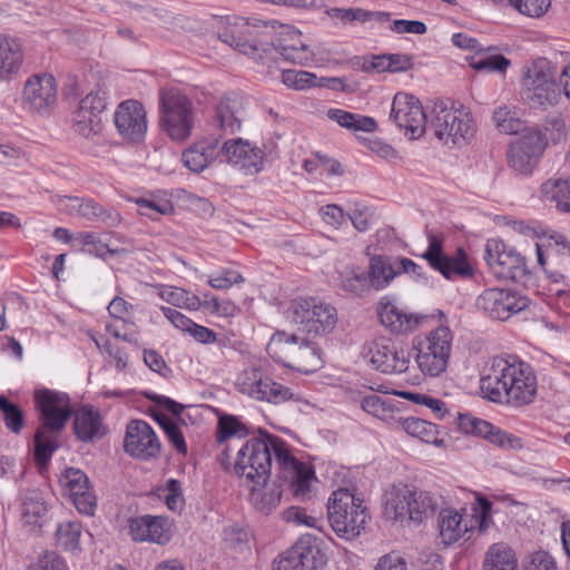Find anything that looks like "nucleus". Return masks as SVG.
Returning <instances> with one entry per match:
<instances>
[{
	"label": "nucleus",
	"instance_id": "1",
	"mask_svg": "<svg viewBox=\"0 0 570 570\" xmlns=\"http://www.w3.org/2000/svg\"><path fill=\"white\" fill-rule=\"evenodd\" d=\"M273 455L293 495L298 500L308 498L314 472L294 458L282 439L266 432H259V436L242 445L234 461V472L247 484L266 483L271 476Z\"/></svg>",
	"mask_w": 570,
	"mask_h": 570
},
{
	"label": "nucleus",
	"instance_id": "2",
	"mask_svg": "<svg viewBox=\"0 0 570 570\" xmlns=\"http://www.w3.org/2000/svg\"><path fill=\"white\" fill-rule=\"evenodd\" d=\"M480 389L490 401L518 407L534 400L538 383L532 367L517 356H495L483 368Z\"/></svg>",
	"mask_w": 570,
	"mask_h": 570
},
{
	"label": "nucleus",
	"instance_id": "3",
	"mask_svg": "<svg viewBox=\"0 0 570 570\" xmlns=\"http://www.w3.org/2000/svg\"><path fill=\"white\" fill-rule=\"evenodd\" d=\"M445 145L464 146L475 134L472 115L463 105L438 100L428 110V127Z\"/></svg>",
	"mask_w": 570,
	"mask_h": 570
},
{
	"label": "nucleus",
	"instance_id": "4",
	"mask_svg": "<svg viewBox=\"0 0 570 570\" xmlns=\"http://www.w3.org/2000/svg\"><path fill=\"white\" fill-rule=\"evenodd\" d=\"M520 97L531 109L547 110L559 104L561 91L550 61L540 58L524 66Z\"/></svg>",
	"mask_w": 570,
	"mask_h": 570
},
{
	"label": "nucleus",
	"instance_id": "5",
	"mask_svg": "<svg viewBox=\"0 0 570 570\" xmlns=\"http://www.w3.org/2000/svg\"><path fill=\"white\" fill-rule=\"evenodd\" d=\"M266 351L276 362L302 373L315 372L322 365L318 347L308 337L297 334L276 332Z\"/></svg>",
	"mask_w": 570,
	"mask_h": 570
},
{
	"label": "nucleus",
	"instance_id": "6",
	"mask_svg": "<svg viewBox=\"0 0 570 570\" xmlns=\"http://www.w3.org/2000/svg\"><path fill=\"white\" fill-rule=\"evenodd\" d=\"M441 497L407 485L392 487L386 494L385 514L400 522L422 523L434 514Z\"/></svg>",
	"mask_w": 570,
	"mask_h": 570
},
{
	"label": "nucleus",
	"instance_id": "7",
	"mask_svg": "<svg viewBox=\"0 0 570 570\" xmlns=\"http://www.w3.org/2000/svg\"><path fill=\"white\" fill-rule=\"evenodd\" d=\"M327 517L336 535L345 540L358 537L367 521L363 500L344 488L331 494L327 502Z\"/></svg>",
	"mask_w": 570,
	"mask_h": 570
},
{
	"label": "nucleus",
	"instance_id": "8",
	"mask_svg": "<svg viewBox=\"0 0 570 570\" xmlns=\"http://www.w3.org/2000/svg\"><path fill=\"white\" fill-rule=\"evenodd\" d=\"M452 342L453 334L446 325H440L425 335L413 338L412 346L416 351L415 361L424 375L436 377L445 372Z\"/></svg>",
	"mask_w": 570,
	"mask_h": 570
},
{
	"label": "nucleus",
	"instance_id": "9",
	"mask_svg": "<svg viewBox=\"0 0 570 570\" xmlns=\"http://www.w3.org/2000/svg\"><path fill=\"white\" fill-rule=\"evenodd\" d=\"M159 124L168 137L178 142L187 140L194 127L191 100L176 88L159 91Z\"/></svg>",
	"mask_w": 570,
	"mask_h": 570
},
{
	"label": "nucleus",
	"instance_id": "10",
	"mask_svg": "<svg viewBox=\"0 0 570 570\" xmlns=\"http://www.w3.org/2000/svg\"><path fill=\"white\" fill-rule=\"evenodd\" d=\"M286 320L299 326L302 333L316 337L331 332L337 322L336 309L315 297H298L289 302Z\"/></svg>",
	"mask_w": 570,
	"mask_h": 570
},
{
	"label": "nucleus",
	"instance_id": "11",
	"mask_svg": "<svg viewBox=\"0 0 570 570\" xmlns=\"http://www.w3.org/2000/svg\"><path fill=\"white\" fill-rule=\"evenodd\" d=\"M235 387L256 401L282 403L292 399L293 394L288 387L274 382L259 366L250 365L245 367L235 380Z\"/></svg>",
	"mask_w": 570,
	"mask_h": 570
},
{
	"label": "nucleus",
	"instance_id": "12",
	"mask_svg": "<svg viewBox=\"0 0 570 570\" xmlns=\"http://www.w3.org/2000/svg\"><path fill=\"white\" fill-rule=\"evenodd\" d=\"M547 147L546 136L535 129H525L514 138L508 150V165L519 175H531Z\"/></svg>",
	"mask_w": 570,
	"mask_h": 570
},
{
	"label": "nucleus",
	"instance_id": "13",
	"mask_svg": "<svg viewBox=\"0 0 570 570\" xmlns=\"http://www.w3.org/2000/svg\"><path fill=\"white\" fill-rule=\"evenodd\" d=\"M426 237L429 246L422 257L432 268L440 272L446 279L472 276V267L468 263L463 249H458L454 256H448L443 253L444 236L442 233L428 230Z\"/></svg>",
	"mask_w": 570,
	"mask_h": 570
},
{
	"label": "nucleus",
	"instance_id": "14",
	"mask_svg": "<svg viewBox=\"0 0 570 570\" xmlns=\"http://www.w3.org/2000/svg\"><path fill=\"white\" fill-rule=\"evenodd\" d=\"M484 261L492 274L501 279H518L528 274L525 258L501 239H489L484 248Z\"/></svg>",
	"mask_w": 570,
	"mask_h": 570
},
{
	"label": "nucleus",
	"instance_id": "15",
	"mask_svg": "<svg viewBox=\"0 0 570 570\" xmlns=\"http://www.w3.org/2000/svg\"><path fill=\"white\" fill-rule=\"evenodd\" d=\"M212 28L222 42L240 53L255 55L259 51L257 43L252 40V27L243 17H214Z\"/></svg>",
	"mask_w": 570,
	"mask_h": 570
},
{
	"label": "nucleus",
	"instance_id": "16",
	"mask_svg": "<svg viewBox=\"0 0 570 570\" xmlns=\"http://www.w3.org/2000/svg\"><path fill=\"white\" fill-rule=\"evenodd\" d=\"M390 118L402 129L411 139L420 138L428 127V112L417 98L410 94L397 92L392 102Z\"/></svg>",
	"mask_w": 570,
	"mask_h": 570
},
{
	"label": "nucleus",
	"instance_id": "17",
	"mask_svg": "<svg viewBox=\"0 0 570 570\" xmlns=\"http://www.w3.org/2000/svg\"><path fill=\"white\" fill-rule=\"evenodd\" d=\"M326 562L316 540L304 535L276 562L274 570H322Z\"/></svg>",
	"mask_w": 570,
	"mask_h": 570
},
{
	"label": "nucleus",
	"instance_id": "18",
	"mask_svg": "<svg viewBox=\"0 0 570 570\" xmlns=\"http://www.w3.org/2000/svg\"><path fill=\"white\" fill-rule=\"evenodd\" d=\"M58 86L50 73L31 76L24 83L22 104L32 112L49 115L57 105Z\"/></svg>",
	"mask_w": 570,
	"mask_h": 570
},
{
	"label": "nucleus",
	"instance_id": "19",
	"mask_svg": "<svg viewBox=\"0 0 570 570\" xmlns=\"http://www.w3.org/2000/svg\"><path fill=\"white\" fill-rule=\"evenodd\" d=\"M363 360L375 370L385 373H403L410 364L406 351L397 348L385 340L366 343L362 350Z\"/></svg>",
	"mask_w": 570,
	"mask_h": 570
},
{
	"label": "nucleus",
	"instance_id": "20",
	"mask_svg": "<svg viewBox=\"0 0 570 570\" xmlns=\"http://www.w3.org/2000/svg\"><path fill=\"white\" fill-rule=\"evenodd\" d=\"M35 403L41 426L53 431H61L72 413L68 395L52 390H37Z\"/></svg>",
	"mask_w": 570,
	"mask_h": 570
},
{
	"label": "nucleus",
	"instance_id": "21",
	"mask_svg": "<svg viewBox=\"0 0 570 570\" xmlns=\"http://www.w3.org/2000/svg\"><path fill=\"white\" fill-rule=\"evenodd\" d=\"M124 449L131 458L147 461L159 455L161 445L147 422L134 420L127 425Z\"/></svg>",
	"mask_w": 570,
	"mask_h": 570
},
{
	"label": "nucleus",
	"instance_id": "22",
	"mask_svg": "<svg viewBox=\"0 0 570 570\" xmlns=\"http://www.w3.org/2000/svg\"><path fill=\"white\" fill-rule=\"evenodd\" d=\"M114 121L119 135L129 142H140L147 134V114L137 100L129 99L119 104Z\"/></svg>",
	"mask_w": 570,
	"mask_h": 570
},
{
	"label": "nucleus",
	"instance_id": "23",
	"mask_svg": "<svg viewBox=\"0 0 570 570\" xmlns=\"http://www.w3.org/2000/svg\"><path fill=\"white\" fill-rule=\"evenodd\" d=\"M105 109V92L101 90L89 92L80 100L79 107L73 114L75 131L85 138L99 134L102 129L101 115Z\"/></svg>",
	"mask_w": 570,
	"mask_h": 570
},
{
	"label": "nucleus",
	"instance_id": "24",
	"mask_svg": "<svg viewBox=\"0 0 570 570\" xmlns=\"http://www.w3.org/2000/svg\"><path fill=\"white\" fill-rule=\"evenodd\" d=\"M259 59L267 63V58H274V53L281 56L284 61L309 66L314 61V52L301 39V32L291 30L286 35L278 37L269 48L262 49Z\"/></svg>",
	"mask_w": 570,
	"mask_h": 570
},
{
	"label": "nucleus",
	"instance_id": "25",
	"mask_svg": "<svg viewBox=\"0 0 570 570\" xmlns=\"http://www.w3.org/2000/svg\"><path fill=\"white\" fill-rule=\"evenodd\" d=\"M478 306L491 318L505 321L527 307V298L501 288H488L478 298Z\"/></svg>",
	"mask_w": 570,
	"mask_h": 570
},
{
	"label": "nucleus",
	"instance_id": "26",
	"mask_svg": "<svg viewBox=\"0 0 570 570\" xmlns=\"http://www.w3.org/2000/svg\"><path fill=\"white\" fill-rule=\"evenodd\" d=\"M381 323L392 333L409 335L425 326L431 316L409 312L391 302H381L377 308Z\"/></svg>",
	"mask_w": 570,
	"mask_h": 570
},
{
	"label": "nucleus",
	"instance_id": "27",
	"mask_svg": "<svg viewBox=\"0 0 570 570\" xmlns=\"http://www.w3.org/2000/svg\"><path fill=\"white\" fill-rule=\"evenodd\" d=\"M220 157L245 174H256L263 169V151L242 138L229 139L220 147Z\"/></svg>",
	"mask_w": 570,
	"mask_h": 570
},
{
	"label": "nucleus",
	"instance_id": "28",
	"mask_svg": "<svg viewBox=\"0 0 570 570\" xmlns=\"http://www.w3.org/2000/svg\"><path fill=\"white\" fill-rule=\"evenodd\" d=\"M60 484L68 491L76 509L86 515L95 513L96 497L90 491L88 476L79 469L69 468L59 479Z\"/></svg>",
	"mask_w": 570,
	"mask_h": 570
},
{
	"label": "nucleus",
	"instance_id": "29",
	"mask_svg": "<svg viewBox=\"0 0 570 570\" xmlns=\"http://www.w3.org/2000/svg\"><path fill=\"white\" fill-rule=\"evenodd\" d=\"M129 533L134 541L166 544L171 539L168 521L161 517L141 515L129 521Z\"/></svg>",
	"mask_w": 570,
	"mask_h": 570
},
{
	"label": "nucleus",
	"instance_id": "30",
	"mask_svg": "<svg viewBox=\"0 0 570 570\" xmlns=\"http://www.w3.org/2000/svg\"><path fill=\"white\" fill-rule=\"evenodd\" d=\"M244 117L243 99L237 94L225 95L216 107V120L225 134H235L240 129Z\"/></svg>",
	"mask_w": 570,
	"mask_h": 570
},
{
	"label": "nucleus",
	"instance_id": "31",
	"mask_svg": "<svg viewBox=\"0 0 570 570\" xmlns=\"http://www.w3.org/2000/svg\"><path fill=\"white\" fill-rule=\"evenodd\" d=\"M181 157L189 170L202 173L220 157V146L217 140H202L189 146Z\"/></svg>",
	"mask_w": 570,
	"mask_h": 570
},
{
	"label": "nucleus",
	"instance_id": "32",
	"mask_svg": "<svg viewBox=\"0 0 570 570\" xmlns=\"http://www.w3.org/2000/svg\"><path fill=\"white\" fill-rule=\"evenodd\" d=\"M438 525L441 541L445 546L456 542L474 527V524L468 523L459 510L452 508L440 511Z\"/></svg>",
	"mask_w": 570,
	"mask_h": 570
},
{
	"label": "nucleus",
	"instance_id": "33",
	"mask_svg": "<svg viewBox=\"0 0 570 570\" xmlns=\"http://www.w3.org/2000/svg\"><path fill=\"white\" fill-rule=\"evenodd\" d=\"M23 62V51L20 42L0 33V79L11 78L19 71Z\"/></svg>",
	"mask_w": 570,
	"mask_h": 570
},
{
	"label": "nucleus",
	"instance_id": "34",
	"mask_svg": "<svg viewBox=\"0 0 570 570\" xmlns=\"http://www.w3.org/2000/svg\"><path fill=\"white\" fill-rule=\"evenodd\" d=\"M73 430L80 441L88 442L105 435L101 416L92 407H81L75 416Z\"/></svg>",
	"mask_w": 570,
	"mask_h": 570
},
{
	"label": "nucleus",
	"instance_id": "35",
	"mask_svg": "<svg viewBox=\"0 0 570 570\" xmlns=\"http://www.w3.org/2000/svg\"><path fill=\"white\" fill-rule=\"evenodd\" d=\"M340 287L356 297H363L374 289L367 271L358 266H346L338 273Z\"/></svg>",
	"mask_w": 570,
	"mask_h": 570
},
{
	"label": "nucleus",
	"instance_id": "36",
	"mask_svg": "<svg viewBox=\"0 0 570 570\" xmlns=\"http://www.w3.org/2000/svg\"><path fill=\"white\" fill-rule=\"evenodd\" d=\"M247 485L250 488V502L261 513L269 514L281 503L283 490L276 482Z\"/></svg>",
	"mask_w": 570,
	"mask_h": 570
},
{
	"label": "nucleus",
	"instance_id": "37",
	"mask_svg": "<svg viewBox=\"0 0 570 570\" xmlns=\"http://www.w3.org/2000/svg\"><path fill=\"white\" fill-rule=\"evenodd\" d=\"M374 291H381L399 275L397 258L376 255L371 257L368 271Z\"/></svg>",
	"mask_w": 570,
	"mask_h": 570
},
{
	"label": "nucleus",
	"instance_id": "38",
	"mask_svg": "<svg viewBox=\"0 0 570 570\" xmlns=\"http://www.w3.org/2000/svg\"><path fill=\"white\" fill-rule=\"evenodd\" d=\"M327 117L341 127L350 130L371 132L376 129V121L373 118L352 114L346 110L330 109Z\"/></svg>",
	"mask_w": 570,
	"mask_h": 570
},
{
	"label": "nucleus",
	"instance_id": "39",
	"mask_svg": "<svg viewBox=\"0 0 570 570\" xmlns=\"http://www.w3.org/2000/svg\"><path fill=\"white\" fill-rule=\"evenodd\" d=\"M484 570H517L513 551L503 543L490 547L484 560Z\"/></svg>",
	"mask_w": 570,
	"mask_h": 570
},
{
	"label": "nucleus",
	"instance_id": "40",
	"mask_svg": "<svg viewBox=\"0 0 570 570\" xmlns=\"http://www.w3.org/2000/svg\"><path fill=\"white\" fill-rule=\"evenodd\" d=\"M79 216L87 220H99L108 227H115L120 224L121 217L118 212L102 207L92 199L82 198Z\"/></svg>",
	"mask_w": 570,
	"mask_h": 570
},
{
	"label": "nucleus",
	"instance_id": "41",
	"mask_svg": "<svg viewBox=\"0 0 570 570\" xmlns=\"http://www.w3.org/2000/svg\"><path fill=\"white\" fill-rule=\"evenodd\" d=\"M402 429L425 443L439 444L436 425L431 422L411 416L402 421Z\"/></svg>",
	"mask_w": 570,
	"mask_h": 570
},
{
	"label": "nucleus",
	"instance_id": "42",
	"mask_svg": "<svg viewBox=\"0 0 570 570\" xmlns=\"http://www.w3.org/2000/svg\"><path fill=\"white\" fill-rule=\"evenodd\" d=\"M541 193L547 199L556 202L562 210L570 212V203H562L566 199H570V179H548L542 184Z\"/></svg>",
	"mask_w": 570,
	"mask_h": 570
},
{
	"label": "nucleus",
	"instance_id": "43",
	"mask_svg": "<svg viewBox=\"0 0 570 570\" xmlns=\"http://www.w3.org/2000/svg\"><path fill=\"white\" fill-rule=\"evenodd\" d=\"M60 431H53L40 426L35 435V459L41 464H46L53 451L58 448L56 434Z\"/></svg>",
	"mask_w": 570,
	"mask_h": 570
},
{
	"label": "nucleus",
	"instance_id": "44",
	"mask_svg": "<svg viewBox=\"0 0 570 570\" xmlns=\"http://www.w3.org/2000/svg\"><path fill=\"white\" fill-rule=\"evenodd\" d=\"M160 297L177 307L196 311L200 306V299L180 287L167 286L161 288Z\"/></svg>",
	"mask_w": 570,
	"mask_h": 570
},
{
	"label": "nucleus",
	"instance_id": "45",
	"mask_svg": "<svg viewBox=\"0 0 570 570\" xmlns=\"http://www.w3.org/2000/svg\"><path fill=\"white\" fill-rule=\"evenodd\" d=\"M47 511V505L42 494L39 491L26 493L22 502V520L24 523L33 524Z\"/></svg>",
	"mask_w": 570,
	"mask_h": 570
},
{
	"label": "nucleus",
	"instance_id": "46",
	"mask_svg": "<svg viewBox=\"0 0 570 570\" xmlns=\"http://www.w3.org/2000/svg\"><path fill=\"white\" fill-rule=\"evenodd\" d=\"M81 524L78 521H67L58 525L56 530V542L65 550L73 551L79 546Z\"/></svg>",
	"mask_w": 570,
	"mask_h": 570
},
{
	"label": "nucleus",
	"instance_id": "47",
	"mask_svg": "<svg viewBox=\"0 0 570 570\" xmlns=\"http://www.w3.org/2000/svg\"><path fill=\"white\" fill-rule=\"evenodd\" d=\"M247 429L235 416L222 415L218 420L217 441L224 444L232 436H246Z\"/></svg>",
	"mask_w": 570,
	"mask_h": 570
},
{
	"label": "nucleus",
	"instance_id": "48",
	"mask_svg": "<svg viewBox=\"0 0 570 570\" xmlns=\"http://www.w3.org/2000/svg\"><path fill=\"white\" fill-rule=\"evenodd\" d=\"M317 80L318 78L315 73L303 70H285L282 73V82L294 90L317 87Z\"/></svg>",
	"mask_w": 570,
	"mask_h": 570
},
{
	"label": "nucleus",
	"instance_id": "49",
	"mask_svg": "<svg viewBox=\"0 0 570 570\" xmlns=\"http://www.w3.org/2000/svg\"><path fill=\"white\" fill-rule=\"evenodd\" d=\"M361 407L368 414L380 420H387L392 416L393 413V405L391 402L376 394H371L363 397Z\"/></svg>",
	"mask_w": 570,
	"mask_h": 570
},
{
	"label": "nucleus",
	"instance_id": "50",
	"mask_svg": "<svg viewBox=\"0 0 570 570\" xmlns=\"http://www.w3.org/2000/svg\"><path fill=\"white\" fill-rule=\"evenodd\" d=\"M458 426L465 434L481 436L485 440L493 429V425L490 422L469 414H459Z\"/></svg>",
	"mask_w": 570,
	"mask_h": 570
},
{
	"label": "nucleus",
	"instance_id": "51",
	"mask_svg": "<svg viewBox=\"0 0 570 570\" xmlns=\"http://www.w3.org/2000/svg\"><path fill=\"white\" fill-rule=\"evenodd\" d=\"M0 411L3 413L6 426L18 434L24 425L22 411L3 395L0 396Z\"/></svg>",
	"mask_w": 570,
	"mask_h": 570
},
{
	"label": "nucleus",
	"instance_id": "52",
	"mask_svg": "<svg viewBox=\"0 0 570 570\" xmlns=\"http://www.w3.org/2000/svg\"><path fill=\"white\" fill-rule=\"evenodd\" d=\"M521 14L530 18L542 17L551 7V0H509Z\"/></svg>",
	"mask_w": 570,
	"mask_h": 570
},
{
	"label": "nucleus",
	"instance_id": "53",
	"mask_svg": "<svg viewBox=\"0 0 570 570\" xmlns=\"http://www.w3.org/2000/svg\"><path fill=\"white\" fill-rule=\"evenodd\" d=\"M135 202L139 207V214L151 219H157L160 215H169L174 210L171 203L168 200L155 202L146 198H137Z\"/></svg>",
	"mask_w": 570,
	"mask_h": 570
},
{
	"label": "nucleus",
	"instance_id": "54",
	"mask_svg": "<svg viewBox=\"0 0 570 570\" xmlns=\"http://www.w3.org/2000/svg\"><path fill=\"white\" fill-rule=\"evenodd\" d=\"M509 66L510 61L502 55L480 57L471 62L474 70L483 72H504Z\"/></svg>",
	"mask_w": 570,
	"mask_h": 570
},
{
	"label": "nucleus",
	"instance_id": "55",
	"mask_svg": "<svg viewBox=\"0 0 570 570\" xmlns=\"http://www.w3.org/2000/svg\"><path fill=\"white\" fill-rule=\"evenodd\" d=\"M157 420L177 451L185 454L187 445L178 425L165 414L158 415Z\"/></svg>",
	"mask_w": 570,
	"mask_h": 570
},
{
	"label": "nucleus",
	"instance_id": "56",
	"mask_svg": "<svg viewBox=\"0 0 570 570\" xmlns=\"http://www.w3.org/2000/svg\"><path fill=\"white\" fill-rule=\"evenodd\" d=\"M244 282L242 274L234 269H222L217 274L210 275L208 284L215 289H228L235 284Z\"/></svg>",
	"mask_w": 570,
	"mask_h": 570
},
{
	"label": "nucleus",
	"instance_id": "57",
	"mask_svg": "<svg viewBox=\"0 0 570 570\" xmlns=\"http://www.w3.org/2000/svg\"><path fill=\"white\" fill-rule=\"evenodd\" d=\"M487 440L504 450H519L522 448V442L519 438L494 426Z\"/></svg>",
	"mask_w": 570,
	"mask_h": 570
},
{
	"label": "nucleus",
	"instance_id": "58",
	"mask_svg": "<svg viewBox=\"0 0 570 570\" xmlns=\"http://www.w3.org/2000/svg\"><path fill=\"white\" fill-rule=\"evenodd\" d=\"M348 218L357 230L365 232L370 228L373 212L366 205L356 204L354 208L351 209Z\"/></svg>",
	"mask_w": 570,
	"mask_h": 570
},
{
	"label": "nucleus",
	"instance_id": "59",
	"mask_svg": "<svg viewBox=\"0 0 570 570\" xmlns=\"http://www.w3.org/2000/svg\"><path fill=\"white\" fill-rule=\"evenodd\" d=\"M491 510L492 504L488 499L480 497L476 498L475 507H473V517L475 518V523L478 524L479 530L481 532L488 530V528L492 523Z\"/></svg>",
	"mask_w": 570,
	"mask_h": 570
},
{
	"label": "nucleus",
	"instance_id": "60",
	"mask_svg": "<svg viewBox=\"0 0 570 570\" xmlns=\"http://www.w3.org/2000/svg\"><path fill=\"white\" fill-rule=\"evenodd\" d=\"M283 518L286 522L296 525H305L308 528H317L318 520L308 515L306 510L299 507H291L283 512Z\"/></svg>",
	"mask_w": 570,
	"mask_h": 570
},
{
	"label": "nucleus",
	"instance_id": "61",
	"mask_svg": "<svg viewBox=\"0 0 570 570\" xmlns=\"http://www.w3.org/2000/svg\"><path fill=\"white\" fill-rule=\"evenodd\" d=\"M524 570H558L553 558L546 551L533 552L524 564Z\"/></svg>",
	"mask_w": 570,
	"mask_h": 570
},
{
	"label": "nucleus",
	"instance_id": "62",
	"mask_svg": "<svg viewBox=\"0 0 570 570\" xmlns=\"http://www.w3.org/2000/svg\"><path fill=\"white\" fill-rule=\"evenodd\" d=\"M395 33L424 35L428 31L426 24L419 20H394L390 27Z\"/></svg>",
	"mask_w": 570,
	"mask_h": 570
},
{
	"label": "nucleus",
	"instance_id": "63",
	"mask_svg": "<svg viewBox=\"0 0 570 570\" xmlns=\"http://www.w3.org/2000/svg\"><path fill=\"white\" fill-rule=\"evenodd\" d=\"M544 129L549 134L551 141L554 144H559L567 139L568 130L566 121L560 117H552L548 119Z\"/></svg>",
	"mask_w": 570,
	"mask_h": 570
},
{
	"label": "nucleus",
	"instance_id": "64",
	"mask_svg": "<svg viewBox=\"0 0 570 570\" xmlns=\"http://www.w3.org/2000/svg\"><path fill=\"white\" fill-rule=\"evenodd\" d=\"M62 560L55 552H47L29 570H63Z\"/></svg>",
	"mask_w": 570,
	"mask_h": 570
}]
</instances>
